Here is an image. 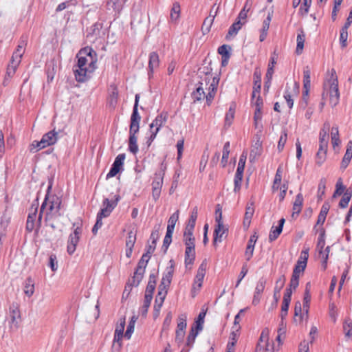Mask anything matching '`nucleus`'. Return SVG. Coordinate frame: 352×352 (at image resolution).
Instances as JSON below:
<instances>
[{
    "mask_svg": "<svg viewBox=\"0 0 352 352\" xmlns=\"http://www.w3.org/2000/svg\"><path fill=\"white\" fill-rule=\"evenodd\" d=\"M139 100L140 96L139 94H136L135 96V103L133 108V112L131 116L129 150L133 154H136L138 151V146L137 144L138 138L136 136V133H138L139 131L140 122L141 120V116L138 113Z\"/></svg>",
    "mask_w": 352,
    "mask_h": 352,
    "instance_id": "f257e3e1",
    "label": "nucleus"
},
{
    "mask_svg": "<svg viewBox=\"0 0 352 352\" xmlns=\"http://www.w3.org/2000/svg\"><path fill=\"white\" fill-rule=\"evenodd\" d=\"M80 55H86L90 58L88 67H76L74 69L76 80L79 82H83L89 78V74L97 67V54L92 48L87 47L80 50Z\"/></svg>",
    "mask_w": 352,
    "mask_h": 352,
    "instance_id": "f03ea898",
    "label": "nucleus"
},
{
    "mask_svg": "<svg viewBox=\"0 0 352 352\" xmlns=\"http://www.w3.org/2000/svg\"><path fill=\"white\" fill-rule=\"evenodd\" d=\"M329 85V103L332 107H336L340 99V92L338 89V82L336 71L332 69L331 77L328 80Z\"/></svg>",
    "mask_w": 352,
    "mask_h": 352,
    "instance_id": "7ed1b4c3",
    "label": "nucleus"
},
{
    "mask_svg": "<svg viewBox=\"0 0 352 352\" xmlns=\"http://www.w3.org/2000/svg\"><path fill=\"white\" fill-rule=\"evenodd\" d=\"M58 133L54 129L44 134L40 141H34L32 146L37 148L36 151L44 148L48 146L54 144L58 138Z\"/></svg>",
    "mask_w": 352,
    "mask_h": 352,
    "instance_id": "20e7f679",
    "label": "nucleus"
},
{
    "mask_svg": "<svg viewBox=\"0 0 352 352\" xmlns=\"http://www.w3.org/2000/svg\"><path fill=\"white\" fill-rule=\"evenodd\" d=\"M216 223L213 234L214 245H216L218 242H221L223 235L228 232V229L223 226V221H221V214L216 218Z\"/></svg>",
    "mask_w": 352,
    "mask_h": 352,
    "instance_id": "39448f33",
    "label": "nucleus"
},
{
    "mask_svg": "<svg viewBox=\"0 0 352 352\" xmlns=\"http://www.w3.org/2000/svg\"><path fill=\"white\" fill-rule=\"evenodd\" d=\"M81 232V228L77 227L75 228L74 232L69 235L67 242V252L69 254H72L75 252Z\"/></svg>",
    "mask_w": 352,
    "mask_h": 352,
    "instance_id": "423d86ee",
    "label": "nucleus"
},
{
    "mask_svg": "<svg viewBox=\"0 0 352 352\" xmlns=\"http://www.w3.org/2000/svg\"><path fill=\"white\" fill-rule=\"evenodd\" d=\"M125 159V154H119L115 159L109 172L107 175V178L115 177L122 169L124 161Z\"/></svg>",
    "mask_w": 352,
    "mask_h": 352,
    "instance_id": "0eeeda50",
    "label": "nucleus"
},
{
    "mask_svg": "<svg viewBox=\"0 0 352 352\" xmlns=\"http://www.w3.org/2000/svg\"><path fill=\"white\" fill-rule=\"evenodd\" d=\"M156 178L152 183V197L155 201H156L160 197L164 173H160L159 175L156 174Z\"/></svg>",
    "mask_w": 352,
    "mask_h": 352,
    "instance_id": "6e6552de",
    "label": "nucleus"
},
{
    "mask_svg": "<svg viewBox=\"0 0 352 352\" xmlns=\"http://www.w3.org/2000/svg\"><path fill=\"white\" fill-rule=\"evenodd\" d=\"M26 45V38L22 36L17 46L16 50L13 53L12 56V63L16 62V65H19L21 58L24 53V47Z\"/></svg>",
    "mask_w": 352,
    "mask_h": 352,
    "instance_id": "1a4fd4ad",
    "label": "nucleus"
},
{
    "mask_svg": "<svg viewBox=\"0 0 352 352\" xmlns=\"http://www.w3.org/2000/svg\"><path fill=\"white\" fill-rule=\"evenodd\" d=\"M10 328L16 329L19 327V324L21 322V314L17 307L13 305L10 308Z\"/></svg>",
    "mask_w": 352,
    "mask_h": 352,
    "instance_id": "9d476101",
    "label": "nucleus"
},
{
    "mask_svg": "<svg viewBox=\"0 0 352 352\" xmlns=\"http://www.w3.org/2000/svg\"><path fill=\"white\" fill-rule=\"evenodd\" d=\"M285 282V277L284 275H282L279 277V278L276 282V285L274 289V295L273 298L274 302L272 304V307H276L278 305L279 300V293L281 289L283 287Z\"/></svg>",
    "mask_w": 352,
    "mask_h": 352,
    "instance_id": "9b49d317",
    "label": "nucleus"
},
{
    "mask_svg": "<svg viewBox=\"0 0 352 352\" xmlns=\"http://www.w3.org/2000/svg\"><path fill=\"white\" fill-rule=\"evenodd\" d=\"M219 78L218 77H212V82L210 83L208 87V93L207 95L205 94V98L206 99V102L208 105L211 103L212 100L214 98L216 91L217 89V85L219 84Z\"/></svg>",
    "mask_w": 352,
    "mask_h": 352,
    "instance_id": "f8f14e48",
    "label": "nucleus"
},
{
    "mask_svg": "<svg viewBox=\"0 0 352 352\" xmlns=\"http://www.w3.org/2000/svg\"><path fill=\"white\" fill-rule=\"evenodd\" d=\"M204 85H205V83L203 81H199L197 85L196 90L192 93V98L194 102L205 98Z\"/></svg>",
    "mask_w": 352,
    "mask_h": 352,
    "instance_id": "ddd939ff",
    "label": "nucleus"
},
{
    "mask_svg": "<svg viewBox=\"0 0 352 352\" xmlns=\"http://www.w3.org/2000/svg\"><path fill=\"white\" fill-rule=\"evenodd\" d=\"M258 236L256 233L252 235L248 241V245L245 252V256L247 261H250L253 256L254 245L257 241Z\"/></svg>",
    "mask_w": 352,
    "mask_h": 352,
    "instance_id": "4468645a",
    "label": "nucleus"
},
{
    "mask_svg": "<svg viewBox=\"0 0 352 352\" xmlns=\"http://www.w3.org/2000/svg\"><path fill=\"white\" fill-rule=\"evenodd\" d=\"M160 63V59L158 54L153 52L149 55V61H148V76L149 77L152 75L155 69L157 68Z\"/></svg>",
    "mask_w": 352,
    "mask_h": 352,
    "instance_id": "2eb2a0df",
    "label": "nucleus"
},
{
    "mask_svg": "<svg viewBox=\"0 0 352 352\" xmlns=\"http://www.w3.org/2000/svg\"><path fill=\"white\" fill-rule=\"evenodd\" d=\"M156 285V276L154 274H151L149 280L145 290V297L153 298V294L155 291Z\"/></svg>",
    "mask_w": 352,
    "mask_h": 352,
    "instance_id": "dca6fc26",
    "label": "nucleus"
},
{
    "mask_svg": "<svg viewBox=\"0 0 352 352\" xmlns=\"http://www.w3.org/2000/svg\"><path fill=\"white\" fill-rule=\"evenodd\" d=\"M262 153V143L258 140L254 145L252 146V148L250 151V161L251 162H254L258 157L261 155Z\"/></svg>",
    "mask_w": 352,
    "mask_h": 352,
    "instance_id": "f3484780",
    "label": "nucleus"
},
{
    "mask_svg": "<svg viewBox=\"0 0 352 352\" xmlns=\"http://www.w3.org/2000/svg\"><path fill=\"white\" fill-rule=\"evenodd\" d=\"M311 72L308 66L305 67L303 70V89L304 95L309 94L311 87Z\"/></svg>",
    "mask_w": 352,
    "mask_h": 352,
    "instance_id": "a211bd4d",
    "label": "nucleus"
},
{
    "mask_svg": "<svg viewBox=\"0 0 352 352\" xmlns=\"http://www.w3.org/2000/svg\"><path fill=\"white\" fill-rule=\"evenodd\" d=\"M211 70V69H209L207 67L199 68L198 70L199 76L201 79V81H203L205 83L206 87L208 86L210 82V79L212 78Z\"/></svg>",
    "mask_w": 352,
    "mask_h": 352,
    "instance_id": "6ab92c4d",
    "label": "nucleus"
},
{
    "mask_svg": "<svg viewBox=\"0 0 352 352\" xmlns=\"http://www.w3.org/2000/svg\"><path fill=\"white\" fill-rule=\"evenodd\" d=\"M23 291L25 294L30 297L34 292V281L31 277L26 278L23 283Z\"/></svg>",
    "mask_w": 352,
    "mask_h": 352,
    "instance_id": "aec40b11",
    "label": "nucleus"
},
{
    "mask_svg": "<svg viewBox=\"0 0 352 352\" xmlns=\"http://www.w3.org/2000/svg\"><path fill=\"white\" fill-rule=\"evenodd\" d=\"M254 85L253 87L252 98L256 97V94L260 93L261 87V75L256 70L254 73Z\"/></svg>",
    "mask_w": 352,
    "mask_h": 352,
    "instance_id": "412c9836",
    "label": "nucleus"
},
{
    "mask_svg": "<svg viewBox=\"0 0 352 352\" xmlns=\"http://www.w3.org/2000/svg\"><path fill=\"white\" fill-rule=\"evenodd\" d=\"M244 22H240L236 19V21L230 27L226 38L234 36L237 34L238 32L241 29Z\"/></svg>",
    "mask_w": 352,
    "mask_h": 352,
    "instance_id": "4be33fe9",
    "label": "nucleus"
},
{
    "mask_svg": "<svg viewBox=\"0 0 352 352\" xmlns=\"http://www.w3.org/2000/svg\"><path fill=\"white\" fill-rule=\"evenodd\" d=\"M184 242L186 245V248L195 249V239L193 236V233L184 232Z\"/></svg>",
    "mask_w": 352,
    "mask_h": 352,
    "instance_id": "5701e85b",
    "label": "nucleus"
},
{
    "mask_svg": "<svg viewBox=\"0 0 352 352\" xmlns=\"http://www.w3.org/2000/svg\"><path fill=\"white\" fill-rule=\"evenodd\" d=\"M329 208H330V206L328 203H324L322 205L320 212V214L318 217V220H317V223H316L317 225H319V224L322 225L324 223L326 217H327V214L329 210Z\"/></svg>",
    "mask_w": 352,
    "mask_h": 352,
    "instance_id": "b1692460",
    "label": "nucleus"
},
{
    "mask_svg": "<svg viewBox=\"0 0 352 352\" xmlns=\"http://www.w3.org/2000/svg\"><path fill=\"white\" fill-rule=\"evenodd\" d=\"M246 159H247V153L245 152H243V153L240 156V159L239 161L238 167H237L235 175L243 177Z\"/></svg>",
    "mask_w": 352,
    "mask_h": 352,
    "instance_id": "393cba45",
    "label": "nucleus"
},
{
    "mask_svg": "<svg viewBox=\"0 0 352 352\" xmlns=\"http://www.w3.org/2000/svg\"><path fill=\"white\" fill-rule=\"evenodd\" d=\"M166 116H163V114L158 115L155 119L152 122V123L150 124V129L151 130H153L154 127H155V129H157L158 131H160V127L166 122Z\"/></svg>",
    "mask_w": 352,
    "mask_h": 352,
    "instance_id": "a878e982",
    "label": "nucleus"
},
{
    "mask_svg": "<svg viewBox=\"0 0 352 352\" xmlns=\"http://www.w3.org/2000/svg\"><path fill=\"white\" fill-rule=\"evenodd\" d=\"M195 259V249H187L185 250V265L187 267L188 265H191L193 264L194 261Z\"/></svg>",
    "mask_w": 352,
    "mask_h": 352,
    "instance_id": "bb28decb",
    "label": "nucleus"
},
{
    "mask_svg": "<svg viewBox=\"0 0 352 352\" xmlns=\"http://www.w3.org/2000/svg\"><path fill=\"white\" fill-rule=\"evenodd\" d=\"M352 197V190L351 188H348L344 192L343 197L341 199L339 206L341 208H345L347 207L349 202L350 201Z\"/></svg>",
    "mask_w": 352,
    "mask_h": 352,
    "instance_id": "cd10ccee",
    "label": "nucleus"
},
{
    "mask_svg": "<svg viewBox=\"0 0 352 352\" xmlns=\"http://www.w3.org/2000/svg\"><path fill=\"white\" fill-rule=\"evenodd\" d=\"M311 300V295L309 294V290L307 289L305 292L304 298H303V311L304 314H305L306 319L308 318L309 316V303Z\"/></svg>",
    "mask_w": 352,
    "mask_h": 352,
    "instance_id": "c85d7f7f",
    "label": "nucleus"
},
{
    "mask_svg": "<svg viewBox=\"0 0 352 352\" xmlns=\"http://www.w3.org/2000/svg\"><path fill=\"white\" fill-rule=\"evenodd\" d=\"M170 266L167 267L166 272L164 274L162 278L171 282L173 273H174V265L175 263L173 259L169 261Z\"/></svg>",
    "mask_w": 352,
    "mask_h": 352,
    "instance_id": "c756f323",
    "label": "nucleus"
},
{
    "mask_svg": "<svg viewBox=\"0 0 352 352\" xmlns=\"http://www.w3.org/2000/svg\"><path fill=\"white\" fill-rule=\"evenodd\" d=\"M206 316V311H201L198 316L197 319L191 327L195 328L196 330L201 331L203 329V324L204 322V318Z\"/></svg>",
    "mask_w": 352,
    "mask_h": 352,
    "instance_id": "7c9ffc66",
    "label": "nucleus"
},
{
    "mask_svg": "<svg viewBox=\"0 0 352 352\" xmlns=\"http://www.w3.org/2000/svg\"><path fill=\"white\" fill-rule=\"evenodd\" d=\"M331 142L333 147L338 146L340 143L339 139L338 126H333L331 132Z\"/></svg>",
    "mask_w": 352,
    "mask_h": 352,
    "instance_id": "2f4dec72",
    "label": "nucleus"
},
{
    "mask_svg": "<svg viewBox=\"0 0 352 352\" xmlns=\"http://www.w3.org/2000/svg\"><path fill=\"white\" fill-rule=\"evenodd\" d=\"M179 219V210L174 212L169 218L168 221L167 230L168 231L173 232L176 222Z\"/></svg>",
    "mask_w": 352,
    "mask_h": 352,
    "instance_id": "473e14b6",
    "label": "nucleus"
},
{
    "mask_svg": "<svg viewBox=\"0 0 352 352\" xmlns=\"http://www.w3.org/2000/svg\"><path fill=\"white\" fill-rule=\"evenodd\" d=\"M199 331H200L196 330L195 328L191 327L189 334L187 337L186 346L189 347L192 346L195 341L196 337L197 336Z\"/></svg>",
    "mask_w": 352,
    "mask_h": 352,
    "instance_id": "72a5a7b5",
    "label": "nucleus"
},
{
    "mask_svg": "<svg viewBox=\"0 0 352 352\" xmlns=\"http://www.w3.org/2000/svg\"><path fill=\"white\" fill-rule=\"evenodd\" d=\"M180 14V5L178 2H175L170 11V19L173 21H177Z\"/></svg>",
    "mask_w": 352,
    "mask_h": 352,
    "instance_id": "f704fd0d",
    "label": "nucleus"
},
{
    "mask_svg": "<svg viewBox=\"0 0 352 352\" xmlns=\"http://www.w3.org/2000/svg\"><path fill=\"white\" fill-rule=\"evenodd\" d=\"M145 272H139L138 270H135L134 272V275L132 277L131 280V283L134 287H138L140 282L142 281L144 274Z\"/></svg>",
    "mask_w": 352,
    "mask_h": 352,
    "instance_id": "c9c22d12",
    "label": "nucleus"
},
{
    "mask_svg": "<svg viewBox=\"0 0 352 352\" xmlns=\"http://www.w3.org/2000/svg\"><path fill=\"white\" fill-rule=\"evenodd\" d=\"M230 154V142H226L223 146V155L221 158L222 166L225 167L228 163Z\"/></svg>",
    "mask_w": 352,
    "mask_h": 352,
    "instance_id": "e433bc0d",
    "label": "nucleus"
},
{
    "mask_svg": "<svg viewBox=\"0 0 352 352\" xmlns=\"http://www.w3.org/2000/svg\"><path fill=\"white\" fill-rule=\"evenodd\" d=\"M235 112V104H232L230 107L228 111L226 114L225 117V124L230 126L234 117Z\"/></svg>",
    "mask_w": 352,
    "mask_h": 352,
    "instance_id": "4c0bfd02",
    "label": "nucleus"
},
{
    "mask_svg": "<svg viewBox=\"0 0 352 352\" xmlns=\"http://www.w3.org/2000/svg\"><path fill=\"white\" fill-rule=\"evenodd\" d=\"M78 63L76 67H87V65L90 63V58L86 55H80V52L77 54Z\"/></svg>",
    "mask_w": 352,
    "mask_h": 352,
    "instance_id": "58836bf2",
    "label": "nucleus"
},
{
    "mask_svg": "<svg viewBox=\"0 0 352 352\" xmlns=\"http://www.w3.org/2000/svg\"><path fill=\"white\" fill-rule=\"evenodd\" d=\"M214 16H210L208 17H206L204 19V23L202 24V27H201V30H202V32H204V34L208 33L210 32L211 25L214 21Z\"/></svg>",
    "mask_w": 352,
    "mask_h": 352,
    "instance_id": "ea45409f",
    "label": "nucleus"
},
{
    "mask_svg": "<svg viewBox=\"0 0 352 352\" xmlns=\"http://www.w3.org/2000/svg\"><path fill=\"white\" fill-rule=\"evenodd\" d=\"M136 241V233L133 230H131L128 232V236L126 239V248H133L134 245Z\"/></svg>",
    "mask_w": 352,
    "mask_h": 352,
    "instance_id": "a19ab883",
    "label": "nucleus"
},
{
    "mask_svg": "<svg viewBox=\"0 0 352 352\" xmlns=\"http://www.w3.org/2000/svg\"><path fill=\"white\" fill-rule=\"evenodd\" d=\"M137 318L134 316L131 318L129 324H128L126 331L124 333V337L127 339H130L131 337L132 333L134 331L135 323L136 322Z\"/></svg>",
    "mask_w": 352,
    "mask_h": 352,
    "instance_id": "79ce46f5",
    "label": "nucleus"
},
{
    "mask_svg": "<svg viewBox=\"0 0 352 352\" xmlns=\"http://www.w3.org/2000/svg\"><path fill=\"white\" fill-rule=\"evenodd\" d=\"M287 140V130L284 129L280 135V137L279 138L278 142V150L279 152L282 151L284 148L285 144Z\"/></svg>",
    "mask_w": 352,
    "mask_h": 352,
    "instance_id": "37998d69",
    "label": "nucleus"
},
{
    "mask_svg": "<svg viewBox=\"0 0 352 352\" xmlns=\"http://www.w3.org/2000/svg\"><path fill=\"white\" fill-rule=\"evenodd\" d=\"M204 276H205L204 274L199 273V272L197 273V275L195 278L194 285L192 287L193 290H195V289L199 290L201 288Z\"/></svg>",
    "mask_w": 352,
    "mask_h": 352,
    "instance_id": "c03bdc74",
    "label": "nucleus"
},
{
    "mask_svg": "<svg viewBox=\"0 0 352 352\" xmlns=\"http://www.w3.org/2000/svg\"><path fill=\"white\" fill-rule=\"evenodd\" d=\"M348 31L343 28L340 30V43L342 49L347 46Z\"/></svg>",
    "mask_w": 352,
    "mask_h": 352,
    "instance_id": "a18cd8bd",
    "label": "nucleus"
},
{
    "mask_svg": "<svg viewBox=\"0 0 352 352\" xmlns=\"http://www.w3.org/2000/svg\"><path fill=\"white\" fill-rule=\"evenodd\" d=\"M282 230L283 229L280 228V226H276L275 228L272 227L269 234V240L270 241L276 240L282 232Z\"/></svg>",
    "mask_w": 352,
    "mask_h": 352,
    "instance_id": "49530a36",
    "label": "nucleus"
},
{
    "mask_svg": "<svg viewBox=\"0 0 352 352\" xmlns=\"http://www.w3.org/2000/svg\"><path fill=\"white\" fill-rule=\"evenodd\" d=\"M309 257V250L307 249L305 250H302L300 253V256L299 259L298 260L299 261V264H302V270H305V267L307 266V263Z\"/></svg>",
    "mask_w": 352,
    "mask_h": 352,
    "instance_id": "de8ad7c7",
    "label": "nucleus"
},
{
    "mask_svg": "<svg viewBox=\"0 0 352 352\" xmlns=\"http://www.w3.org/2000/svg\"><path fill=\"white\" fill-rule=\"evenodd\" d=\"M173 232L166 230L165 237L164 239L162 248L164 249V252H166L170 244L172 242V235Z\"/></svg>",
    "mask_w": 352,
    "mask_h": 352,
    "instance_id": "09e8293b",
    "label": "nucleus"
},
{
    "mask_svg": "<svg viewBox=\"0 0 352 352\" xmlns=\"http://www.w3.org/2000/svg\"><path fill=\"white\" fill-rule=\"evenodd\" d=\"M336 188V189L333 195V197L341 195L345 190V186L343 185L341 178H339L337 181Z\"/></svg>",
    "mask_w": 352,
    "mask_h": 352,
    "instance_id": "8fccbe9b",
    "label": "nucleus"
},
{
    "mask_svg": "<svg viewBox=\"0 0 352 352\" xmlns=\"http://www.w3.org/2000/svg\"><path fill=\"white\" fill-rule=\"evenodd\" d=\"M266 285V280L264 278H261L256 283L254 293L261 295Z\"/></svg>",
    "mask_w": 352,
    "mask_h": 352,
    "instance_id": "3c124183",
    "label": "nucleus"
},
{
    "mask_svg": "<svg viewBox=\"0 0 352 352\" xmlns=\"http://www.w3.org/2000/svg\"><path fill=\"white\" fill-rule=\"evenodd\" d=\"M152 298L144 296V303L140 308V313L142 316H145L148 312V307H150Z\"/></svg>",
    "mask_w": 352,
    "mask_h": 352,
    "instance_id": "603ef678",
    "label": "nucleus"
},
{
    "mask_svg": "<svg viewBox=\"0 0 352 352\" xmlns=\"http://www.w3.org/2000/svg\"><path fill=\"white\" fill-rule=\"evenodd\" d=\"M324 233H325L324 230L323 228H322L320 230V234L318 239V243H317V247L318 248H320V254H321L322 252V249L325 245Z\"/></svg>",
    "mask_w": 352,
    "mask_h": 352,
    "instance_id": "864d4df0",
    "label": "nucleus"
},
{
    "mask_svg": "<svg viewBox=\"0 0 352 352\" xmlns=\"http://www.w3.org/2000/svg\"><path fill=\"white\" fill-rule=\"evenodd\" d=\"M326 188V179L324 178H322L320 180L319 184H318V199H322V196L324 194V190Z\"/></svg>",
    "mask_w": 352,
    "mask_h": 352,
    "instance_id": "5fc2aeb1",
    "label": "nucleus"
},
{
    "mask_svg": "<svg viewBox=\"0 0 352 352\" xmlns=\"http://www.w3.org/2000/svg\"><path fill=\"white\" fill-rule=\"evenodd\" d=\"M254 213V204H253V203H250L246 206L244 218L252 219Z\"/></svg>",
    "mask_w": 352,
    "mask_h": 352,
    "instance_id": "6e6d98bb",
    "label": "nucleus"
},
{
    "mask_svg": "<svg viewBox=\"0 0 352 352\" xmlns=\"http://www.w3.org/2000/svg\"><path fill=\"white\" fill-rule=\"evenodd\" d=\"M186 328V316L185 315H182L179 318V322L177 324L176 331H185Z\"/></svg>",
    "mask_w": 352,
    "mask_h": 352,
    "instance_id": "4d7b16f0",
    "label": "nucleus"
},
{
    "mask_svg": "<svg viewBox=\"0 0 352 352\" xmlns=\"http://www.w3.org/2000/svg\"><path fill=\"white\" fill-rule=\"evenodd\" d=\"M343 329L345 333V336L348 338H351L352 332V322L349 320V322H348V321L346 320L344 323Z\"/></svg>",
    "mask_w": 352,
    "mask_h": 352,
    "instance_id": "13d9d810",
    "label": "nucleus"
},
{
    "mask_svg": "<svg viewBox=\"0 0 352 352\" xmlns=\"http://www.w3.org/2000/svg\"><path fill=\"white\" fill-rule=\"evenodd\" d=\"M119 200V197H118L115 201H111L109 199L106 198L103 201V206L105 208H111V212L113 210V208L116 206L118 201Z\"/></svg>",
    "mask_w": 352,
    "mask_h": 352,
    "instance_id": "bf43d9fd",
    "label": "nucleus"
},
{
    "mask_svg": "<svg viewBox=\"0 0 352 352\" xmlns=\"http://www.w3.org/2000/svg\"><path fill=\"white\" fill-rule=\"evenodd\" d=\"M274 64H276V61L274 58H272L271 62L268 65V68L265 74V78L272 79V75L274 74Z\"/></svg>",
    "mask_w": 352,
    "mask_h": 352,
    "instance_id": "052dcab7",
    "label": "nucleus"
},
{
    "mask_svg": "<svg viewBox=\"0 0 352 352\" xmlns=\"http://www.w3.org/2000/svg\"><path fill=\"white\" fill-rule=\"evenodd\" d=\"M311 0H303V5L300 8V12L302 14H307L311 6Z\"/></svg>",
    "mask_w": 352,
    "mask_h": 352,
    "instance_id": "680f3d73",
    "label": "nucleus"
},
{
    "mask_svg": "<svg viewBox=\"0 0 352 352\" xmlns=\"http://www.w3.org/2000/svg\"><path fill=\"white\" fill-rule=\"evenodd\" d=\"M246 6L247 3L245 4L243 8L241 10L236 18V20L239 21L240 22H244V24L246 23L247 13L248 12V10H245Z\"/></svg>",
    "mask_w": 352,
    "mask_h": 352,
    "instance_id": "e2e57ef3",
    "label": "nucleus"
},
{
    "mask_svg": "<svg viewBox=\"0 0 352 352\" xmlns=\"http://www.w3.org/2000/svg\"><path fill=\"white\" fill-rule=\"evenodd\" d=\"M325 152L318 151L316 156V163L318 166H321L326 160Z\"/></svg>",
    "mask_w": 352,
    "mask_h": 352,
    "instance_id": "0e129e2a",
    "label": "nucleus"
},
{
    "mask_svg": "<svg viewBox=\"0 0 352 352\" xmlns=\"http://www.w3.org/2000/svg\"><path fill=\"white\" fill-rule=\"evenodd\" d=\"M36 213H37V207L36 206L34 207V205H32L30 209V212L28 216L27 221L34 222L35 219L36 218Z\"/></svg>",
    "mask_w": 352,
    "mask_h": 352,
    "instance_id": "69168bd1",
    "label": "nucleus"
},
{
    "mask_svg": "<svg viewBox=\"0 0 352 352\" xmlns=\"http://www.w3.org/2000/svg\"><path fill=\"white\" fill-rule=\"evenodd\" d=\"M119 324L116 326V328L115 329V333H124V327H125V318H121L119 320Z\"/></svg>",
    "mask_w": 352,
    "mask_h": 352,
    "instance_id": "338daca9",
    "label": "nucleus"
},
{
    "mask_svg": "<svg viewBox=\"0 0 352 352\" xmlns=\"http://www.w3.org/2000/svg\"><path fill=\"white\" fill-rule=\"evenodd\" d=\"M49 266L53 272L57 270L56 256L54 254H51L49 258Z\"/></svg>",
    "mask_w": 352,
    "mask_h": 352,
    "instance_id": "774afa93",
    "label": "nucleus"
}]
</instances>
